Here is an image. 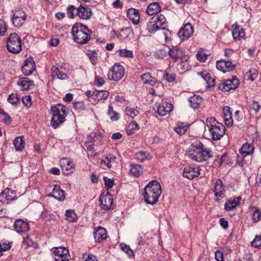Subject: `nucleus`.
I'll return each instance as SVG.
<instances>
[{
  "label": "nucleus",
  "mask_w": 261,
  "mask_h": 261,
  "mask_svg": "<svg viewBox=\"0 0 261 261\" xmlns=\"http://www.w3.org/2000/svg\"><path fill=\"white\" fill-rule=\"evenodd\" d=\"M213 151L206 147L201 142L196 141L190 146L189 156L193 161L201 163L213 156Z\"/></svg>",
  "instance_id": "obj_1"
},
{
  "label": "nucleus",
  "mask_w": 261,
  "mask_h": 261,
  "mask_svg": "<svg viewBox=\"0 0 261 261\" xmlns=\"http://www.w3.org/2000/svg\"><path fill=\"white\" fill-rule=\"evenodd\" d=\"M162 192L161 185L157 180H152L145 187L143 196L145 201L150 204H154L158 201Z\"/></svg>",
  "instance_id": "obj_2"
},
{
  "label": "nucleus",
  "mask_w": 261,
  "mask_h": 261,
  "mask_svg": "<svg viewBox=\"0 0 261 261\" xmlns=\"http://www.w3.org/2000/svg\"><path fill=\"white\" fill-rule=\"evenodd\" d=\"M93 32L86 25L76 23L72 28V34L74 40L79 44L87 43L91 38Z\"/></svg>",
  "instance_id": "obj_3"
},
{
  "label": "nucleus",
  "mask_w": 261,
  "mask_h": 261,
  "mask_svg": "<svg viewBox=\"0 0 261 261\" xmlns=\"http://www.w3.org/2000/svg\"><path fill=\"white\" fill-rule=\"evenodd\" d=\"M50 111L52 114L50 124L54 128H57L66 120L65 118L67 115L66 107L63 105L58 104L51 106Z\"/></svg>",
  "instance_id": "obj_4"
},
{
  "label": "nucleus",
  "mask_w": 261,
  "mask_h": 261,
  "mask_svg": "<svg viewBox=\"0 0 261 261\" xmlns=\"http://www.w3.org/2000/svg\"><path fill=\"white\" fill-rule=\"evenodd\" d=\"M206 124L213 140H219L224 136L225 131L224 125L218 122L214 118H207Z\"/></svg>",
  "instance_id": "obj_5"
},
{
  "label": "nucleus",
  "mask_w": 261,
  "mask_h": 261,
  "mask_svg": "<svg viewBox=\"0 0 261 261\" xmlns=\"http://www.w3.org/2000/svg\"><path fill=\"white\" fill-rule=\"evenodd\" d=\"M7 47L8 50L12 53H19L22 49L21 41L20 37L16 33H12L7 39Z\"/></svg>",
  "instance_id": "obj_6"
},
{
  "label": "nucleus",
  "mask_w": 261,
  "mask_h": 261,
  "mask_svg": "<svg viewBox=\"0 0 261 261\" xmlns=\"http://www.w3.org/2000/svg\"><path fill=\"white\" fill-rule=\"evenodd\" d=\"M125 74L124 67L118 64H115L109 70L107 75L108 79L114 81L120 80Z\"/></svg>",
  "instance_id": "obj_7"
},
{
  "label": "nucleus",
  "mask_w": 261,
  "mask_h": 261,
  "mask_svg": "<svg viewBox=\"0 0 261 261\" xmlns=\"http://www.w3.org/2000/svg\"><path fill=\"white\" fill-rule=\"evenodd\" d=\"M51 251L55 261H69V251L66 248H53Z\"/></svg>",
  "instance_id": "obj_8"
},
{
  "label": "nucleus",
  "mask_w": 261,
  "mask_h": 261,
  "mask_svg": "<svg viewBox=\"0 0 261 261\" xmlns=\"http://www.w3.org/2000/svg\"><path fill=\"white\" fill-rule=\"evenodd\" d=\"M239 83V80L234 76L232 79L226 80L223 83L219 84L218 88L223 91H229L236 89Z\"/></svg>",
  "instance_id": "obj_9"
},
{
  "label": "nucleus",
  "mask_w": 261,
  "mask_h": 261,
  "mask_svg": "<svg viewBox=\"0 0 261 261\" xmlns=\"http://www.w3.org/2000/svg\"><path fill=\"white\" fill-rule=\"evenodd\" d=\"M27 18V15L22 10H18L15 12L12 18V23L15 27L19 28L24 23Z\"/></svg>",
  "instance_id": "obj_10"
},
{
  "label": "nucleus",
  "mask_w": 261,
  "mask_h": 261,
  "mask_svg": "<svg viewBox=\"0 0 261 261\" xmlns=\"http://www.w3.org/2000/svg\"><path fill=\"white\" fill-rule=\"evenodd\" d=\"M51 75L53 79H58L61 80H65L67 79L66 70L65 67L56 64L51 69Z\"/></svg>",
  "instance_id": "obj_11"
},
{
  "label": "nucleus",
  "mask_w": 261,
  "mask_h": 261,
  "mask_svg": "<svg viewBox=\"0 0 261 261\" xmlns=\"http://www.w3.org/2000/svg\"><path fill=\"white\" fill-rule=\"evenodd\" d=\"M194 29L190 23H187L182 27L177 33L179 37L182 40H187L193 34Z\"/></svg>",
  "instance_id": "obj_12"
},
{
  "label": "nucleus",
  "mask_w": 261,
  "mask_h": 261,
  "mask_svg": "<svg viewBox=\"0 0 261 261\" xmlns=\"http://www.w3.org/2000/svg\"><path fill=\"white\" fill-rule=\"evenodd\" d=\"M216 68L219 71L225 73L233 70L235 68V65L229 61L222 60L217 61Z\"/></svg>",
  "instance_id": "obj_13"
},
{
  "label": "nucleus",
  "mask_w": 261,
  "mask_h": 261,
  "mask_svg": "<svg viewBox=\"0 0 261 261\" xmlns=\"http://www.w3.org/2000/svg\"><path fill=\"white\" fill-rule=\"evenodd\" d=\"M35 63L33 57H29L25 61L22 67V72L25 75H31L35 70Z\"/></svg>",
  "instance_id": "obj_14"
},
{
  "label": "nucleus",
  "mask_w": 261,
  "mask_h": 261,
  "mask_svg": "<svg viewBox=\"0 0 261 261\" xmlns=\"http://www.w3.org/2000/svg\"><path fill=\"white\" fill-rule=\"evenodd\" d=\"M113 201L112 196L109 193L99 197L100 206L104 210H108L112 208Z\"/></svg>",
  "instance_id": "obj_15"
},
{
  "label": "nucleus",
  "mask_w": 261,
  "mask_h": 261,
  "mask_svg": "<svg viewBox=\"0 0 261 261\" xmlns=\"http://www.w3.org/2000/svg\"><path fill=\"white\" fill-rule=\"evenodd\" d=\"M200 174V169L199 167H193L191 166H187L184 168L182 175L189 179H193L195 177L198 176Z\"/></svg>",
  "instance_id": "obj_16"
},
{
  "label": "nucleus",
  "mask_w": 261,
  "mask_h": 261,
  "mask_svg": "<svg viewBox=\"0 0 261 261\" xmlns=\"http://www.w3.org/2000/svg\"><path fill=\"white\" fill-rule=\"evenodd\" d=\"M14 228L17 233L22 234L29 230L30 227L28 222L22 219H17L14 222Z\"/></svg>",
  "instance_id": "obj_17"
},
{
  "label": "nucleus",
  "mask_w": 261,
  "mask_h": 261,
  "mask_svg": "<svg viewBox=\"0 0 261 261\" xmlns=\"http://www.w3.org/2000/svg\"><path fill=\"white\" fill-rule=\"evenodd\" d=\"M233 31L232 34L235 40H241L245 38V30L237 23L232 25Z\"/></svg>",
  "instance_id": "obj_18"
},
{
  "label": "nucleus",
  "mask_w": 261,
  "mask_h": 261,
  "mask_svg": "<svg viewBox=\"0 0 261 261\" xmlns=\"http://www.w3.org/2000/svg\"><path fill=\"white\" fill-rule=\"evenodd\" d=\"M109 95V92L108 91L95 90L92 92V98L93 104H96L101 100L106 99Z\"/></svg>",
  "instance_id": "obj_19"
},
{
  "label": "nucleus",
  "mask_w": 261,
  "mask_h": 261,
  "mask_svg": "<svg viewBox=\"0 0 261 261\" xmlns=\"http://www.w3.org/2000/svg\"><path fill=\"white\" fill-rule=\"evenodd\" d=\"M182 48L177 46H172L169 49L168 53L174 62H179V58L182 55Z\"/></svg>",
  "instance_id": "obj_20"
},
{
  "label": "nucleus",
  "mask_w": 261,
  "mask_h": 261,
  "mask_svg": "<svg viewBox=\"0 0 261 261\" xmlns=\"http://www.w3.org/2000/svg\"><path fill=\"white\" fill-rule=\"evenodd\" d=\"M172 108L171 103L167 102H162L157 106V112L160 116H164L169 114Z\"/></svg>",
  "instance_id": "obj_21"
},
{
  "label": "nucleus",
  "mask_w": 261,
  "mask_h": 261,
  "mask_svg": "<svg viewBox=\"0 0 261 261\" xmlns=\"http://www.w3.org/2000/svg\"><path fill=\"white\" fill-rule=\"evenodd\" d=\"M93 236L96 242H101L107 238V230L101 226L98 227L95 229Z\"/></svg>",
  "instance_id": "obj_22"
},
{
  "label": "nucleus",
  "mask_w": 261,
  "mask_h": 261,
  "mask_svg": "<svg viewBox=\"0 0 261 261\" xmlns=\"http://www.w3.org/2000/svg\"><path fill=\"white\" fill-rule=\"evenodd\" d=\"M76 11L77 16L81 19H88L92 15V11L90 8L85 7L82 5H80Z\"/></svg>",
  "instance_id": "obj_23"
},
{
  "label": "nucleus",
  "mask_w": 261,
  "mask_h": 261,
  "mask_svg": "<svg viewBox=\"0 0 261 261\" xmlns=\"http://www.w3.org/2000/svg\"><path fill=\"white\" fill-rule=\"evenodd\" d=\"M241 199L242 197L241 196L231 198L225 203L224 209L226 211H230L240 205Z\"/></svg>",
  "instance_id": "obj_24"
},
{
  "label": "nucleus",
  "mask_w": 261,
  "mask_h": 261,
  "mask_svg": "<svg viewBox=\"0 0 261 261\" xmlns=\"http://www.w3.org/2000/svg\"><path fill=\"white\" fill-rule=\"evenodd\" d=\"M17 85L20 87L21 90H29L34 86L33 81L29 80L27 77L19 79L17 82Z\"/></svg>",
  "instance_id": "obj_25"
},
{
  "label": "nucleus",
  "mask_w": 261,
  "mask_h": 261,
  "mask_svg": "<svg viewBox=\"0 0 261 261\" xmlns=\"http://www.w3.org/2000/svg\"><path fill=\"white\" fill-rule=\"evenodd\" d=\"M127 15L133 23L136 24L139 22L140 14L137 9L133 8L128 9L127 12Z\"/></svg>",
  "instance_id": "obj_26"
},
{
  "label": "nucleus",
  "mask_w": 261,
  "mask_h": 261,
  "mask_svg": "<svg viewBox=\"0 0 261 261\" xmlns=\"http://www.w3.org/2000/svg\"><path fill=\"white\" fill-rule=\"evenodd\" d=\"M53 194L50 195V196L58 200L62 201L65 198V192L60 189L59 186L55 185L53 189Z\"/></svg>",
  "instance_id": "obj_27"
},
{
  "label": "nucleus",
  "mask_w": 261,
  "mask_h": 261,
  "mask_svg": "<svg viewBox=\"0 0 261 261\" xmlns=\"http://www.w3.org/2000/svg\"><path fill=\"white\" fill-rule=\"evenodd\" d=\"M253 146L248 143H246L239 149V152L243 157H245L248 155L252 154L253 152Z\"/></svg>",
  "instance_id": "obj_28"
},
{
  "label": "nucleus",
  "mask_w": 261,
  "mask_h": 261,
  "mask_svg": "<svg viewBox=\"0 0 261 261\" xmlns=\"http://www.w3.org/2000/svg\"><path fill=\"white\" fill-rule=\"evenodd\" d=\"M198 74L205 81L207 86L212 87L215 86V79L211 76L210 73L206 72H198Z\"/></svg>",
  "instance_id": "obj_29"
},
{
  "label": "nucleus",
  "mask_w": 261,
  "mask_h": 261,
  "mask_svg": "<svg viewBox=\"0 0 261 261\" xmlns=\"http://www.w3.org/2000/svg\"><path fill=\"white\" fill-rule=\"evenodd\" d=\"M13 191L9 189H6L0 194L1 200L3 202H5V201L3 200V199H5L7 202L9 201L14 200L15 196L13 195Z\"/></svg>",
  "instance_id": "obj_30"
},
{
  "label": "nucleus",
  "mask_w": 261,
  "mask_h": 261,
  "mask_svg": "<svg viewBox=\"0 0 261 261\" xmlns=\"http://www.w3.org/2000/svg\"><path fill=\"white\" fill-rule=\"evenodd\" d=\"M202 101V98L197 95H194L189 99L190 107L194 109H198Z\"/></svg>",
  "instance_id": "obj_31"
},
{
  "label": "nucleus",
  "mask_w": 261,
  "mask_h": 261,
  "mask_svg": "<svg viewBox=\"0 0 261 261\" xmlns=\"http://www.w3.org/2000/svg\"><path fill=\"white\" fill-rule=\"evenodd\" d=\"M223 185L222 180L218 178L215 183L214 190L215 196L216 197H221L223 195Z\"/></svg>",
  "instance_id": "obj_32"
},
{
  "label": "nucleus",
  "mask_w": 261,
  "mask_h": 261,
  "mask_svg": "<svg viewBox=\"0 0 261 261\" xmlns=\"http://www.w3.org/2000/svg\"><path fill=\"white\" fill-rule=\"evenodd\" d=\"M89 140H92L93 143L99 144L102 139L101 133L98 129H95L88 137Z\"/></svg>",
  "instance_id": "obj_33"
},
{
  "label": "nucleus",
  "mask_w": 261,
  "mask_h": 261,
  "mask_svg": "<svg viewBox=\"0 0 261 261\" xmlns=\"http://www.w3.org/2000/svg\"><path fill=\"white\" fill-rule=\"evenodd\" d=\"M23 137L22 136H19L16 137L13 141V144L16 151H22L24 148L25 142L23 139Z\"/></svg>",
  "instance_id": "obj_34"
},
{
  "label": "nucleus",
  "mask_w": 261,
  "mask_h": 261,
  "mask_svg": "<svg viewBox=\"0 0 261 261\" xmlns=\"http://www.w3.org/2000/svg\"><path fill=\"white\" fill-rule=\"evenodd\" d=\"M160 7L159 5L156 3H152L147 7L146 13L149 15H153L160 12Z\"/></svg>",
  "instance_id": "obj_35"
},
{
  "label": "nucleus",
  "mask_w": 261,
  "mask_h": 261,
  "mask_svg": "<svg viewBox=\"0 0 261 261\" xmlns=\"http://www.w3.org/2000/svg\"><path fill=\"white\" fill-rule=\"evenodd\" d=\"M151 18L155 19V20H154L155 23H156V24H158V25L161 30L165 29L167 26L166 19L163 15L160 14L156 16H153Z\"/></svg>",
  "instance_id": "obj_36"
},
{
  "label": "nucleus",
  "mask_w": 261,
  "mask_h": 261,
  "mask_svg": "<svg viewBox=\"0 0 261 261\" xmlns=\"http://www.w3.org/2000/svg\"><path fill=\"white\" fill-rule=\"evenodd\" d=\"M129 172L134 176L138 177L143 173V171L140 165L133 164L130 165Z\"/></svg>",
  "instance_id": "obj_37"
},
{
  "label": "nucleus",
  "mask_w": 261,
  "mask_h": 261,
  "mask_svg": "<svg viewBox=\"0 0 261 261\" xmlns=\"http://www.w3.org/2000/svg\"><path fill=\"white\" fill-rule=\"evenodd\" d=\"M136 159L140 162H143L151 159L150 153L147 151H139L136 153Z\"/></svg>",
  "instance_id": "obj_38"
},
{
  "label": "nucleus",
  "mask_w": 261,
  "mask_h": 261,
  "mask_svg": "<svg viewBox=\"0 0 261 261\" xmlns=\"http://www.w3.org/2000/svg\"><path fill=\"white\" fill-rule=\"evenodd\" d=\"M66 219L70 222H74L77 221V216L73 210H67L65 213Z\"/></svg>",
  "instance_id": "obj_39"
},
{
  "label": "nucleus",
  "mask_w": 261,
  "mask_h": 261,
  "mask_svg": "<svg viewBox=\"0 0 261 261\" xmlns=\"http://www.w3.org/2000/svg\"><path fill=\"white\" fill-rule=\"evenodd\" d=\"M154 20H155V19L151 18L147 24V29L149 32L152 34L154 33L158 30H161L158 24L155 23Z\"/></svg>",
  "instance_id": "obj_40"
},
{
  "label": "nucleus",
  "mask_w": 261,
  "mask_h": 261,
  "mask_svg": "<svg viewBox=\"0 0 261 261\" xmlns=\"http://www.w3.org/2000/svg\"><path fill=\"white\" fill-rule=\"evenodd\" d=\"M108 115L113 121L118 120L120 117L119 114L114 111L113 107L111 105H109L108 107Z\"/></svg>",
  "instance_id": "obj_41"
},
{
  "label": "nucleus",
  "mask_w": 261,
  "mask_h": 261,
  "mask_svg": "<svg viewBox=\"0 0 261 261\" xmlns=\"http://www.w3.org/2000/svg\"><path fill=\"white\" fill-rule=\"evenodd\" d=\"M41 217L46 222L56 220V216L47 211H43L42 213Z\"/></svg>",
  "instance_id": "obj_42"
},
{
  "label": "nucleus",
  "mask_w": 261,
  "mask_h": 261,
  "mask_svg": "<svg viewBox=\"0 0 261 261\" xmlns=\"http://www.w3.org/2000/svg\"><path fill=\"white\" fill-rule=\"evenodd\" d=\"M258 75V71L255 68L250 69L246 74L245 76L251 81L255 80Z\"/></svg>",
  "instance_id": "obj_43"
},
{
  "label": "nucleus",
  "mask_w": 261,
  "mask_h": 261,
  "mask_svg": "<svg viewBox=\"0 0 261 261\" xmlns=\"http://www.w3.org/2000/svg\"><path fill=\"white\" fill-rule=\"evenodd\" d=\"M168 51L165 48L157 49L154 53V57L158 59H163L167 56Z\"/></svg>",
  "instance_id": "obj_44"
},
{
  "label": "nucleus",
  "mask_w": 261,
  "mask_h": 261,
  "mask_svg": "<svg viewBox=\"0 0 261 261\" xmlns=\"http://www.w3.org/2000/svg\"><path fill=\"white\" fill-rule=\"evenodd\" d=\"M87 55L92 63L96 62L98 58L97 51L95 50H89L88 51Z\"/></svg>",
  "instance_id": "obj_45"
},
{
  "label": "nucleus",
  "mask_w": 261,
  "mask_h": 261,
  "mask_svg": "<svg viewBox=\"0 0 261 261\" xmlns=\"http://www.w3.org/2000/svg\"><path fill=\"white\" fill-rule=\"evenodd\" d=\"M146 235L144 233H140L137 239L136 240V244L138 245V246L140 247V248L143 246L146 241Z\"/></svg>",
  "instance_id": "obj_46"
},
{
  "label": "nucleus",
  "mask_w": 261,
  "mask_h": 261,
  "mask_svg": "<svg viewBox=\"0 0 261 261\" xmlns=\"http://www.w3.org/2000/svg\"><path fill=\"white\" fill-rule=\"evenodd\" d=\"M77 8H75V6L70 5L67 8V15L70 18H73L75 16H77L76 11Z\"/></svg>",
  "instance_id": "obj_47"
},
{
  "label": "nucleus",
  "mask_w": 261,
  "mask_h": 261,
  "mask_svg": "<svg viewBox=\"0 0 261 261\" xmlns=\"http://www.w3.org/2000/svg\"><path fill=\"white\" fill-rule=\"evenodd\" d=\"M120 57L126 58H133V54L132 51L127 49H120L118 50Z\"/></svg>",
  "instance_id": "obj_48"
},
{
  "label": "nucleus",
  "mask_w": 261,
  "mask_h": 261,
  "mask_svg": "<svg viewBox=\"0 0 261 261\" xmlns=\"http://www.w3.org/2000/svg\"><path fill=\"white\" fill-rule=\"evenodd\" d=\"M121 249L125 252L129 256H134L133 250L130 249L129 246L125 243H121L120 245Z\"/></svg>",
  "instance_id": "obj_49"
},
{
  "label": "nucleus",
  "mask_w": 261,
  "mask_h": 261,
  "mask_svg": "<svg viewBox=\"0 0 261 261\" xmlns=\"http://www.w3.org/2000/svg\"><path fill=\"white\" fill-rule=\"evenodd\" d=\"M231 162L230 158L229 157L227 153H224L222 155L220 162L219 163V166H222L223 165H228Z\"/></svg>",
  "instance_id": "obj_50"
},
{
  "label": "nucleus",
  "mask_w": 261,
  "mask_h": 261,
  "mask_svg": "<svg viewBox=\"0 0 261 261\" xmlns=\"http://www.w3.org/2000/svg\"><path fill=\"white\" fill-rule=\"evenodd\" d=\"M125 113L126 115H128L133 118L135 116H137L139 113L137 110L127 107L125 109Z\"/></svg>",
  "instance_id": "obj_51"
},
{
  "label": "nucleus",
  "mask_w": 261,
  "mask_h": 261,
  "mask_svg": "<svg viewBox=\"0 0 261 261\" xmlns=\"http://www.w3.org/2000/svg\"><path fill=\"white\" fill-rule=\"evenodd\" d=\"M8 101L12 105H15L19 101V99L17 94L12 93L9 95L8 98Z\"/></svg>",
  "instance_id": "obj_52"
},
{
  "label": "nucleus",
  "mask_w": 261,
  "mask_h": 261,
  "mask_svg": "<svg viewBox=\"0 0 261 261\" xmlns=\"http://www.w3.org/2000/svg\"><path fill=\"white\" fill-rule=\"evenodd\" d=\"M0 114L3 117L2 120L7 124H8L11 121L10 116L3 110L0 109Z\"/></svg>",
  "instance_id": "obj_53"
},
{
  "label": "nucleus",
  "mask_w": 261,
  "mask_h": 261,
  "mask_svg": "<svg viewBox=\"0 0 261 261\" xmlns=\"http://www.w3.org/2000/svg\"><path fill=\"white\" fill-rule=\"evenodd\" d=\"M188 127L187 125L178 126L174 129L175 132L179 135H183L187 132Z\"/></svg>",
  "instance_id": "obj_54"
},
{
  "label": "nucleus",
  "mask_w": 261,
  "mask_h": 261,
  "mask_svg": "<svg viewBox=\"0 0 261 261\" xmlns=\"http://www.w3.org/2000/svg\"><path fill=\"white\" fill-rule=\"evenodd\" d=\"M73 108L77 111L80 112L85 109V105L83 101L75 102L73 103Z\"/></svg>",
  "instance_id": "obj_55"
},
{
  "label": "nucleus",
  "mask_w": 261,
  "mask_h": 261,
  "mask_svg": "<svg viewBox=\"0 0 261 261\" xmlns=\"http://www.w3.org/2000/svg\"><path fill=\"white\" fill-rule=\"evenodd\" d=\"M164 80L168 83L173 82L175 79V75L174 73L169 74L167 72L164 74L163 76Z\"/></svg>",
  "instance_id": "obj_56"
},
{
  "label": "nucleus",
  "mask_w": 261,
  "mask_h": 261,
  "mask_svg": "<svg viewBox=\"0 0 261 261\" xmlns=\"http://www.w3.org/2000/svg\"><path fill=\"white\" fill-rule=\"evenodd\" d=\"M251 243L252 247L256 248H259L261 246V235L256 236Z\"/></svg>",
  "instance_id": "obj_57"
},
{
  "label": "nucleus",
  "mask_w": 261,
  "mask_h": 261,
  "mask_svg": "<svg viewBox=\"0 0 261 261\" xmlns=\"http://www.w3.org/2000/svg\"><path fill=\"white\" fill-rule=\"evenodd\" d=\"M103 180L105 187L107 189H110L113 187L114 185L113 179L109 178L107 177H103Z\"/></svg>",
  "instance_id": "obj_58"
},
{
  "label": "nucleus",
  "mask_w": 261,
  "mask_h": 261,
  "mask_svg": "<svg viewBox=\"0 0 261 261\" xmlns=\"http://www.w3.org/2000/svg\"><path fill=\"white\" fill-rule=\"evenodd\" d=\"M261 217V212L257 208H256L252 214V220L255 222H258L260 220Z\"/></svg>",
  "instance_id": "obj_59"
},
{
  "label": "nucleus",
  "mask_w": 261,
  "mask_h": 261,
  "mask_svg": "<svg viewBox=\"0 0 261 261\" xmlns=\"http://www.w3.org/2000/svg\"><path fill=\"white\" fill-rule=\"evenodd\" d=\"M128 128L129 129V134L133 133V130H138L139 129V125L136 121H132L128 125Z\"/></svg>",
  "instance_id": "obj_60"
},
{
  "label": "nucleus",
  "mask_w": 261,
  "mask_h": 261,
  "mask_svg": "<svg viewBox=\"0 0 261 261\" xmlns=\"http://www.w3.org/2000/svg\"><path fill=\"white\" fill-rule=\"evenodd\" d=\"M116 158L112 155H109L106 156V159L107 160V166L108 168H111L112 167V164L114 162H115Z\"/></svg>",
  "instance_id": "obj_61"
},
{
  "label": "nucleus",
  "mask_w": 261,
  "mask_h": 261,
  "mask_svg": "<svg viewBox=\"0 0 261 261\" xmlns=\"http://www.w3.org/2000/svg\"><path fill=\"white\" fill-rule=\"evenodd\" d=\"M215 258L217 261H224L223 253L219 250H217L215 253Z\"/></svg>",
  "instance_id": "obj_62"
},
{
  "label": "nucleus",
  "mask_w": 261,
  "mask_h": 261,
  "mask_svg": "<svg viewBox=\"0 0 261 261\" xmlns=\"http://www.w3.org/2000/svg\"><path fill=\"white\" fill-rule=\"evenodd\" d=\"M7 26L5 22L3 21H0V36H4L7 31Z\"/></svg>",
  "instance_id": "obj_63"
},
{
  "label": "nucleus",
  "mask_w": 261,
  "mask_h": 261,
  "mask_svg": "<svg viewBox=\"0 0 261 261\" xmlns=\"http://www.w3.org/2000/svg\"><path fill=\"white\" fill-rule=\"evenodd\" d=\"M151 77L149 73H146L142 75L141 78L144 84H147Z\"/></svg>",
  "instance_id": "obj_64"
}]
</instances>
